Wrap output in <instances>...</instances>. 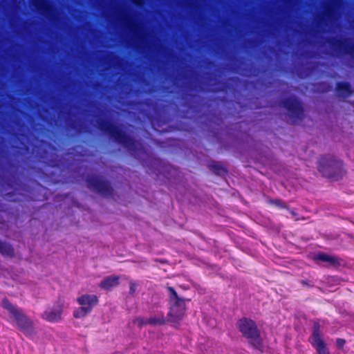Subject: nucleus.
Returning <instances> with one entry per match:
<instances>
[{"label": "nucleus", "mask_w": 354, "mask_h": 354, "mask_svg": "<svg viewBox=\"0 0 354 354\" xmlns=\"http://www.w3.org/2000/svg\"><path fill=\"white\" fill-rule=\"evenodd\" d=\"M2 306L10 314V317L15 322L19 330L26 335H30L33 333V323L24 313L22 310L15 307L7 299H3Z\"/></svg>", "instance_id": "1"}, {"label": "nucleus", "mask_w": 354, "mask_h": 354, "mask_svg": "<svg viewBox=\"0 0 354 354\" xmlns=\"http://www.w3.org/2000/svg\"><path fill=\"white\" fill-rule=\"evenodd\" d=\"M239 330L255 348H262V339L260 331L255 322L248 318H243L237 322Z\"/></svg>", "instance_id": "2"}, {"label": "nucleus", "mask_w": 354, "mask_h": 354, "mask_svg": "<svg viewBox=\"0 0 354 354\" xmlns=\"http://www.w3.org/2000/svg\"><path fill=\"white\" fill-rule=\"evenodd\" d=\"M170 293V308L167 315V321L171 324H178L183 317L185 312V303L184 299L180 298L175 290L168 287Z\"/></svg>", "instance_id": "3"}, {"label": "nucleus", "mask_w": 354, "mask_h": 354, "mask_svg": "<svg viewBox=\"0 0 354 354\" xmlns=\"http://www.w3.org/2000/svg\"><path fill=\"white\" fill-rule=\"evenodd\" d=\"M342 162L333 156L322 157L319 161L318 170L327 178H336L342 175Z\"/></svg>", "instance_id": "4"}, {"label": "nucleus", "mask_w": 354, "mask_h": 354, "mask_svg": "<svg viewBox=\"0 0 354 354\" xmlns=\"http://www.w3.org/2000/svg\"><path fill=\"white\" fill-rule=\"evenodd\" d=\"M100 129L107 133L118 143L131 148L133 145V140L127 136L118 127L110 122H102L100 123Z\"/></svg>", "instance_id": "5"}, {"label": "nucleus", "mask_w": 354, "mask_h": 354, "mask_svg": "<svg viewBox=\"0 0 354 354\" xmlns=\"http://www.w3.org/2000/svg\"><path fill=\"white\" fill-rule=\"evenodd\" d=\"M87 187L89 189L104 196H109L113 194V189L110 183L102 178L92 176L87 180Z\"/></svg>", "instance_id": "6"}, {"label": "nucleus", "mask_w": 354, "mask_h": 354, "mask_svg": "<svg viewBox=\"0 0 354 354\" xmlns=\"http://www.w3.org/2000/svg\"><path fill=\"white\" fill-rule=\"evenodd\" d=\"M97 297L94 295H84L77 298V302L82 306L74 311L73 315L76 318L86 316L91 312L92 308L97 304Z\"/></svg>", "instance_id": "7"}, {"label": "nucleus", "mask_w": 354, "mask_h": 354, "mask_svg": "<svg viewBox=\"0 0 354 354\" xmlns=\"http://www.w3.org/2000/svg\"><path fill=\"white\" fill-rule=\"evenodd\" d=\"M283 105L289 112L290 117L300 120L303 117V109L297 98L290 97L283 102Z\"/></svg>", "instance_id": "8"}, {"label": "nucleus", "mask_w": 354, "mask_h": 354, "mask_svg": "<svg viewBox=\"0 0 354 354\" xmlns=\"http://www.w3.org/2000/svg\"><path fill=\"white\" fill-rule=\"evenodd\" d=\"M320 326L315 322L313 324V331L312 335V344L316 348L319 354H328V349L325 343L321 338Z\"/></svg>", "instance_id": "9"}, {"label": "nucleus", "mask_w": 354, "mask_h": 354, "mask_svg": "<svg viewBox=\"0 0 354 354\" xmlns=\"http://www.w3.org/2000/svg\"><path fill=\"white\" fill-rule=\"evenodd\" d=\"M63 307L64 301L59 299L57 308L46 310L42 314L41 317L50 322H59L62 319Z\"/></svg>", "instance_id": "10"}, {"label": "nucleus", "mask_w": 354, "mask_h": 354, "mask_svg": "<svg viewBox=\"0 0 354 354\" xmlns=\"http://www.w3.org/2000/svg\"><path fill=\"white\" fill-rule=\"evenodd\" d=\"M333 48L339 53L348 54L354 57V44L350 40H337L333 42Z\"/></svg>", "instance_id": "11"}, {"label": "nucleus", "mask_w": 354, "mask_h": 354, "mask_svg": "<svg viewBox=\"0 0 354 354\" xmlns=\"http://www.w3.org/2000/svg\"><path fill=\"white\" fill-rule=\"evenodd\" d=\"M119 283V277L111 275L105 277L100 283V286L104 289H109L116 286Z\"/></svg>", "instance_id": "12"}, {"label": "nucleus", "mask_w": 354, "mask_h": 354, "mask_svg": "<svg viewBox=\"0 0 354 354\" xmlns=\"http://www.w3.org/2000/svg\"><path fill=\"white\" fill-rule=\"evenodd\" d=\"M32 4L38 11L44 15H48L50 11V6L45 0H33Z\"/></svg>", "instance_id": "13"}, {"label": "nucleus", "mask_w": 354, "mask_h": 354, "mask_svg": "<svg viewBox=\"0 0 354 354\" xmlns=\"http://www.w3.org/2000/svg\"><path fill=\"white\" fill-rule=\"evenodd\" d=\"M316 260H319L324 262H327L330 266H338L339 265V259L336 257L326 254L325 253H319L315 257Z\"/></svg>", "instance_id": "14"}, {"label": "nucleus", "mask_w": 354, "mask_h": 354, "mask_svg": "<svg viewBox=\"0 0 354 354\" xmlns=\"http://www.w3.org/2000/svg\"><path fill=\"white\" fill-rule=\"evenodd\" d=\"M0 253L4 256L13 257L14 250L10 244L0 240Z\"/></svg>", "instance_id": "15"}, {"label": "nucleus", "mask_w": 354, "mask_h": 354, "mask_svg": "<svg viewBox=\"0 0 354 354\" xmlns=\"http://www.w3.org/2000/svg\"><path fill=\"white\" fill-rule=\"evenodd\" d=\"M147 325L156 326L162 325L165 323V319L163 315H158L147 318Z\"/></svg>", "instance_id": "16"}, {"label": "nucleus", "mask_w": 354, "mask_h": 354, "mask_svg": "<svg viewBox=\"0 0 354 354\" xmlns=\"http://www.w3.org/2000/svg\"><path fill=\"white\" fill-rule=\"evenodd\" d=\"M337 89L339 95L341 97H345L348 96L351 93V91L350 90V86L346 83L338 84Z\"/></svg>", "instance_id": "17"}, {"label": "nucleus", "mask_w": 354, "mask_h": 354, "mask_svg": "<svg viewBox=\"0 0 354 354\" xmlns=\"http://www.w3.org/2000/svg\"><path fill=\"white\" fill-rule=\"evenodd\" d=\"M123 20L125 23V25L130 28L131 30H133L137 28V25L129 16L128 15H124L123 16Z\"/></svg>", "instance_id": "18"}, {"label": "nucleus", "mask_w": 354, "mask_h": 354, "mask_svg": "<svg viewBox=\"0 0 354 354\" xmlns=\"http://www.w3.org/2000/svg\"><path fill=\"white\" fill-rule=\"evenodd\" d=\"M134 325H136L138 327L141 328L143 326L147 325V318L138 317L133 319L132 321Z\"/></svg>", "instance_id": "19"}, {"label": "nucleus", "mask_w": 354, "mask_h": 354, "mask_svg": "<svg viewBox=\"0 0 354 354\" xmlns=\"http://www.w3.org/2000/svg\"><path fill=\"white\" fill-rule=\"evenodd\" d=\"M137 287H138V284L136 283L131 281L130 282L129 293L131 295H133L136 290Z\"/></svg>", "instance_id": "20"}, {"label": "nucleus", "mask_w": 354, "mask_h": 354, "mask_svg": "<svg viewBox=\"0 0 354 354\" xmlns=\"http://www.w3.org/2000/svg\"><path fill=\"white\" fill-rule=\"evenodd\" d=\"M345 343V341L342 339H337V341H336V344H337V346L339 347V348H342L344 344Z\"/></svg>", "instance_id": "21"}, {"label": "nucleus", "mask_w": 354, "mask_h": 354, "mask_svg": "<svg viewBox=\"0 0 354 354\" xmlns=\"http://www.w3.org/2000/svg\"><path fill=\"white\" fill-rule=\"evenodd\" d=\"M214 167L218 171V174H220L221 171H223V169L218 163L214 165Z\"/></svg>", "instance_id": "22"}, {"label": "nucleus", "mask_w": 354, "mask_h": 354, "mask_svg": "<svg viewBox=\"0 0 354 354\" xmlns=\"http://www.w3.org/2000/svg\"><path fill=\"white\" fill-rule=\"evenodd\" d=\"M133 3L137 5L141 6L143 3V0H131Z\"/></svg>", "instance_id": "23"}, {"label": "nucleus", "mask_w": 354, "mask_h": 354, "mask_svg": "<svg viewBox=\"0 0 354 354\" xmlns=\"http://www.w3.org/2000/svg\"><path fill=\"white\" fill-rule=\"evenodd\" d=\"M274 203L277 205H279V206H281V207H283V205H281V203L282 202L279 200H277L274 202Z\"/></svg>", "instance_id": "24"}, {"label": "nucleus", "mask_w": 354, "mask_h": 354, "mask_svg": "<svg viewBox=\"0 0 354 354\" xmlns=\"http://www.w3.org/2000/svg\"><path fill=\"white\" fill-rule=\"evenodd\" d=\"M326 15H327L328 17H330V15H331V11H330V10H326Z\"/></svg>", "instance_id": "25"}, {"label": "nucleus", "mask_w": 354, "mask_h": 354, "mask_svg": "<svg viewBox=\"0 0 354 354\" xmlns=\"http://www.w3.org/2000/svg\"><path fill=\"white\" fill-rule=\"evenodd\" d=\"M301 283L304 285H308V283L306 281H302Z\"/></svg>", "instance_id": "26"}]
</instances>
